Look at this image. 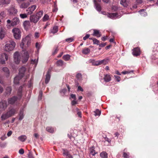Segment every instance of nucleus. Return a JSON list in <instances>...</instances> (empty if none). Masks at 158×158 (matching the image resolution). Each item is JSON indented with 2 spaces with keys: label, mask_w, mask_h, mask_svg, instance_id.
<instances>
[{
  "label": "nucleus",
  "mask_w": 158,
  "mask_h": 158,
  "mask_svg": "<svg viewBox=\"0 0 158 158\" xmlns=\"http://www.w3.org/2000/svg\"><path fill=\"white\" fill-rule=\"evenodd\" d=\"M34 137L37 139L39 137V135H38V134L36 133H35L34 134Z\"/></svg>",
  "instance_id": "680f3d73"
},
{
  "label": "nucleus",
  "mask_w": 158,
  "mask_h": 158,
  "mask_svg": "<svg viewBox=\"0 0 158 158\" xmlns=\"http://www.w3.org/2000/svg\"><path fill=\"white\" fill-rule=\"evenodd\" d=\"M38 0H29V1L32 3H34L36 2Z\"/></svg>",
  "instance_id": "e2e57ef3"
},
{
  "label": "nucleus",
  "mask_w": 158,
  "mask_h": 158,
  "mask_svg": "<svg viewBox=\"0 0 158 158\" xmlns=\"http://www.w3.org/2000/svg\"><path fill=\"white\" fill-rule=\"evenodd\" d=\"M139 12L142 16H145L147 15V13L145 11V10L144 9H142L139 10Z\"/></svg>",
  "instance_id": "f704fd0d"
},
{
  "label": "nucleus",
  "mask_w": 158,
  "mask_h": 158,
  "mask_svg": "<svg viewBox=\"0 0 158 158\" xmlns=\"http://www.w3.org/2000/svg\"><path fill=\"white\" fill-rule=\"evenodd\" d=\"M136 2L138 4H141L143 2V0H136Z\"/></svg>",
  "instance_id": "338daca9"
},
{
  "label": "nucleus",
  "mask_w": 158,
  "mask_h": 158,
  "mask_svg": "<svg viewBox=\"0 0 158 158\" xmlns=\"http://www.w3.org/2000/svg\"><path fill=\"white\" fill-rule=\"evenodd\" d=\"M19 153L20 154H23L24 153V151L23 149H21L19 151Z\"/></svg>",
  "instance_id": "603ef678"
},
{
  "label": "nucleus",
  "mask_w": 158,
  "mask_h": 158,
  "mask_svg": "<svg viewBox=\"0 0 158 158\" xmlns=\"http://www.w3.org/2000/svg\"><path fill=\"white\" fill-rule=\"evenodd\" d=\"M8 12L10 14H16L18 12V10L15 7H11L8 9Z\"/></svg>",
  "instance_id": "f3484780"
},
{
  "label": "nucleus",
  "mask_w": 158,
  "mask_h": 158,
  "mask_svg": "<svg viewBox=\"0 0 158 158\" xmlns=\"http://www.w3.org/2000/svg\"><path fill=\"white\" fill-rule=\"evenodd\" d=\"M133 72V71H124L122 72V73L123 74H126L128 73H131Z\"/></svg>",
  "instance_id": "8fccbe9b"
},
{
  "label": "nucleus",
  "mask_w": 158,
  "mask_h": 158,
  "mask_svg": "<svg viewBox=\"0 0 158 158\" xmlns=\"http://www.w3.org/2000/svg\"><path fill=\"white\" fill-rule=\"evenodd\" d=\"M70 56L69 54L64 55L63 56V59L65 61H68L70 59Z\"/></svg>",
  "instance_id": "e433bc0d"
},
{
  "label": "nucleus",
  "mask_w": 158,
  "mask_h": 158,
  "mask_svg": "<svg viewBox=\"0 0 158 158\" xmlns=\"http://www.w3.org/2000/svg\"><path fill=\"white\" fill-rule=\"evenodd\" d=\"M33 52L32 50L22 52L21 53L18 51L15 52L13 54L14 62L17 64H19L21 61L23 63H25L28 60L29 55L31 54Z\"/></svg>",
  "instance_id": "f257e3e1"
},
{
  "label": "nucleus",
  "mask_w": 158,
  "mask_h": 158,
  "mask_svg": "<svg viewBox=\"0 0 158 158\" xmlns=\"http://www.w3.org/2000/svg\"><path fill=\"white\" fill-rule=\"evenodd\" d=\"M93 35L94 36H96L98 37H100L101 36L99 31L95 29L94 30V33Z\"/></svg>",
  "instance_id": "bb28decb"
},
{
  "label": "nucleus",
  "mask_w": 158,
  "mask_h": 158,
  "mask_svg": "<svg viewBox=\"0 0 158 158\" xmlns=\"http://www.w3.org/2000/svg\"><path fill=\"white\" fill-rule=\"evenodd\" d=\"M100 156L102 158H107L108 156L106 152L104 151H103L101 153Z\"/></svg>",
  "instance_id": "72a5a7b5"
},
{
  "label": "nucleus",
  "mask_w": 158,
  "mask_h": 158,
  "mask_svg": "<svg viewBox=\"0 0 158 158\" xmlns=\"http://www.w3.org/2000/svg\"><path fill=\"white\" fill-rule=\"evenodd\" d=\"M94 2L96 9L98 11H100L101 10V8L100 4L97 3V1L96 0H94Z\"/></svg>",
  "instance_id": "cd10ccee"
},
{
  "label": "nucleus",
  "mask_w": 158,
  "mask_h": 158,
  "mask_svg": "<svg viewBox=\"0 0 158 158\" xmlns=\"http://www.w3.org/2000/svg\"><path fill=\"white\" fill-rule=\"evenodd\" d=\"M23 25L24 29L26 30H27L29 29L31 25L29 21H25L23 22Z\"/></svg>",
  "instance_id": "6ab92c4d"
},
{
  "label": "nucleus",
  "mask_w": 158,
  "mask_h": 158,
  "mask_svg": "<svg viewBox=\"0 0 158 158\" xmlns=\"http://www.w3.org/2000/svg\"><path fill=\"white\" fill-rule=\"evenodd\" d=\"M6 33V29L3 27H0V39H2L5 36Z\"/></svg>",
  "instance_id": "9d476101"
},
{
  "label": "nucleus",
  "mask_w": 158,
  "mask_h": 158,
  "mask_svg": "<svg viewBox=\"0 0 158 158\" xmlns=\"http://www.w3.org/2000/svg\"><path fill=\"white\" fill-rule=\"evenodd\" d=\"M129 154H128L127 153L124 152L123 154V156L125 158H127L128 157Z\"/></svg>",
  "instance_id": "4d7b16f0"
},
{
  "label": "nucleus",
  "mask_w": 158,
  "mask_h": 158,
  "mask_svg": "<svg viewBox=\"0 0 158 158\" xmlns=\"http://www.w3.org/2000/svg\"><path fill=\"white\" fill-rule=\"evenodd\" d=\"M22 87L21 86L19 87L18 89L17 94L18 97L14 96L11 98H9L8 99V104H10L13 105L15 103L18 99H20L22 96Z\"/></svg>",
  "instance_id": "f03ea898"
},
{
  "label": "nucleus",
  "mask_w": 158,
  "mask_h": 158,
  "mask_svg": "<svg viewBox=\"0 0 158 158\" xmlns=\"http://www.w3.org/2000/svg\"><path fill=\"white\" fill-rule=\"evenodd\" d=\"M90 36V35L89 34L86 35L85 36H84L83 38V40H86L87 39H88Z\"/></svg>",
  "instance_id": "864d4df0"
},
{
  "label": "nucleus",
  "mask_w": 158,
  "mask_h": 158,
  "mask_svg": "<svg viewBox=\"0 0 158 158\" xmlns=\"http://www.w3.org/2000/svg\"><path fill=\"white\" fill-rule=\"evenodd\" d=\"M73 40V39L72 38H70L66 39V41L69 43L72 42Z\"/></svg>",
  "instance_id": "de8ad7c7"
},
{
  "label": "nucleus",
  "mask_w": 158,
  "mask_h": 158,
  "mask_svg": "<svg viewBox=\"0 0 158 158\" xmlns=\"http://www.w3.org/2000/svg\"><path fill=\"white\" fill-rule=\"evenodd\" d=\"M6 22L7 23L6 26L7 28H9L11 26H14L18 25L20 22V20L18 18L15 17L11 21L8 19Z\"/></svg>",
  "instance_id": "20e7f679"
},
{
  "label": "nucleus",
  "mask_w": 158,
  "mask_h": 158,
  "mask_svg": "<svg viewBox=\"0 0 158 158\" xmlns=\"http://www.w3.org/2000/svg\"><path fill=\"white\" fill-rule=\"evenodd\" d=\"M12 32L15 39L19 40L21 38L22 33L21 30L18 28H14L12 30Z\"/></svg>",
  "instance_id": "423d86ee"
},
{
  "label": "nucleus",
  "mask_w": 158,
  "mask_h": 158,
  "mask_svg": "<svg viewBox=\"0 0 158 158\" xmlns=\"http://www.w3.org/2000/svg\"><path fill=\"white\" fill-rule=\"evenodd\" d=\"M38 57L37 56V59H32L31 61V63L35 64V65L36 66L38 62Z\"/></svg>",
  "instance_id": "58836bf2"
},
{
  "label": "nucleus",
  "mask_w": 158,
  "mask_h": 158,
  "mask_svg": "<svg viewBox=\"0 0 158 158\" xmlns=\"http://www.w3.org/2000/svg\"><path fill=\"white\" fill-rule=\"evenodd\" d=\"M21 78H20V76L19 75L16 76L14 78V82L15 84H17L19 83V80Z\"/></svg>",
  "instance_id": "2f4dec72"
},
{
  "label": "nucleus",
  "mask_w": 158,
  "mask_h": 158,
  "mask_svg": "<svg viewBox=\"0 0 158 158\" xmlns=\"http://www.w3.org/2000/svg\"><path fill=\"white\" fill-rule=\"evenodd\" d=\"M140 53V50L139 48L137 47L135 48L133 50L132 54L134 56H138L139 55Z\"/></svg>",
  "instance_id": "4468645a"
},
{
  "label": "nucleus",
  "mask_w": 158,
  "mask_h": 158,
  "mask_svg": "<svg viewBox=\"0 0 158 158\" xmlns=\"http://www.w3.org/2000/svg\"><path fill=\"white\" fill-rule=\"evenodd\" d=\"M104 81L106 82H108L110 81L111 80V77L110 75L109 74H106L104 75Z\"/></svg>",
  "instance_id": "b1692460"
},
{
  "label": "nucleus",
  "mask_w": 158,
  "mask_h": 158,
  "mask_svg": "<svg viewBox=\"0 0 158 158\" xmlns=\"http://www.w3.org/2000/svg\"><path fill=\"white\" fill-rule=\"evenodd\" d=\"M8 59V55L6 53H3L0 55V63L2 64H6L5 60H7Z\"/></svg>",
  "instance_id": "1a4fd4ad"
},
{
  "label": "nucleus",
  "mask_w": 158,
  "mask_h": 158,
  "mask_svg": "<svg viewBox=\"0 0 158 158\" xmlns=\"http://www.w3.org/2000/svg\"><path fill=\"white\" fill-rule=\"evenodd\" d=\"M63 154L64 156H68L69 154V153L68 152L65 150L63 149Z\"/></svg>",
  "instance_id": "a18cd8bd"
},
{
  "label": "nucleus",
  "mask_w": 158,
  "mask_h": 158,
  "mask_svg": "<svg viewBox=\"0 0 158 158\" xmlns=\"http://www.w3.org/2000/svg\"><path fill=\"white\" fill-rule=\"evenodd\" d=\"M107 16L111 19H116L120 18L121 15L116 13H108L107 14Z\"/></svg>",
  "instance_id": "9b49d317"
},
{
  "label": "nucleus",
  "mask_w": 158,
  "mask_h": 158,
  "mask_svg": "<svg viewBox=\"0 0 158 158\" xmlns=\"http://www.w3.org/2000/svg\"><path fill=\"white\" fill-rule=\"evenodd\" d=\"M77 103V102L75 100L71 102V104L72 105H74Z\"/></svg>",
  "instance_id": "052dcab7"
},
{
  "label": "nucleus",
  "mask_w": 158,
  "mask_h": 158,
  "mask_svg": "<svg viewBox=\"0 0 158 158\" xmlns=\"http://www.w3.org/2000/svg\"><path fill=\"white\" fill-rule=\"evenodd\" d=\"M94 115L95 116H99L101 114V111L98 109H96L94 111Z\"/></svg>",
  "instance_id": "ea45409f"
},
{
  "label": "nucleus",
  "mask_w": 158,
  "mask_h": 158,
  "mask_svg": "<svg viewBox=\"0 0 158 158\" xmlns=\"http://www.w3.org/2000/svg\"><path fill=\"white\" fill-rule=\"evenodd\" d=\"M90 153L93 156H94L95 154H97V152L95 151L94 148L93 147H91L90 148Z\"/></svg>",
  "instance_id": "473e14b6"
},
{
  "label": "nucleus",
  "mask_w": 158,
  "mask_h": 158,
  "mask_svg": "<svg viewBox=\"0 0 158 158\" xmlns=\"http://www.w3.org/2000/svg\"><path fill=\"white\" fill-rule=\"evenodd\" d=\"M12 89L10 87H8L6 89L5 94L6 95H10L11 93Z\"/></svg>",
  "instance_id": "7c9ffc66"
},
{
  "label": "nucleus",
  "mask_w": 158,
  "mask_h": 158,
  "mask_svg": "<svg viewBox=\"0 0 158 158\" xmlns=\"http://www.w3.org/2000/svg\"><path fill=\"white\" fill-rule=\"evenodd\" d=\"M50 70H48L46 74V79L45 81V83L46 84H47L49 81L50 78Z\"/></svg>",
  "instance_id": "aec40b11"
},
{
  "label": "nucleus",
  "mask_w": 158,
  "mask_h": 158,
  "mask_svg": "<svg viewBox=\"0 0 158 158\" xmlns=\"http://www.w3.org/2000/svg\"><path fill=\"white\" fill-rule=\"evenodd\" d=\"M28 157L29 158H34L32 153L30 152L28 154Z\"/></svg>",
  "instance_id": "3c124183"
},
{
  "label": "nucleus",
  "mask_w": 158,
  "mask_h": 158,
  "mask_svg": "<svg viewBox=\"0 0 158 158\" xmlns=\"http://www.w3.org/2000/svg\"><path fill=\"white\" fill-rule=\"evenodd\" d=\"M43 11H40L38 12L36 15V16L39 18V19H40L42 17L43 15Z\"/></svg>",
  "instance_id": "4c0bfd02"
},
{
  "label": "nucleus",
  "mask_w": 158,
  "mask_h": 158,
  "mask_svg": "<svg viewBox=\"0 0 158 158\" xmlns=\"http://www.w3.org/2000/svg\"><path fill=\"white\" fill-rule=\"evenodd\" d=\"M19 119L21 120L23 119L24 117V114H23V110L21 109L20 110L19 113Z\"/></svg>",
  "instance_id": "393cba45"
},
{
  "label": "nucleus",
  "mask_w": 158,
  "mask_h": 158,
  "mask_svg": "<svg viewBox=\"0 0 158 158\" xmlns=\"http://www.w3.org/2000/svg\"><path fill=\"white\" fill-rule=\"evenodd\" d=\"M10 118L6 112L3 113L2 115L1 118L2 121H4Z\"/></svg>",
  "instance_id": "a211bd4d"
},
{
  "label": "nucleus",
  "mask_w": 158,
  "mask_h": 158,
  "mask_svg": "<svg viewBox=\"0 0 158 158\" xmlns=\"http://www.w3.org/2000/svg\"><path fill=\"white\" fill-rule=\"evenodd\" d=\"M27 73L26 68L25 67H22L19 69L18 75L20 76V78H22L23 77H25V78H27L29 76V74H27Z\"/></svg>",
  "instance_id": "0eeeda50"
},
{
  "label": "nucleus",
  "mask_w": 158,
  "mask_h": 158,
  "mask_svg": "<svg viewBox=\"0 0 158 158\" xmlns=\"http://www.w3.org/2000/svg\"><path fill=\"white\" fill-rule=\"evenodd\" d=\"M2 71L4 72L6 74V76L8 77L9 76L10 72L8 68L6 67H4L2 69Z\"/></svg>",
  "instance_id": "a878e982"
},
{
  "label": "nucleus",
  "mask_w": 158,
  "mask_h": 158,
  "mask_svg": "<svg viewBox=\"0 0 158 158\" xmlns=\"http://www.w3.org/2000/svg\"><path fill=\"white\" fill-rule=\"evenodd\" d=\"M49 16L47 14L45 15L43 18V21H46L49 19Z\"/></svg>",
  "instance_id": "37998d69"
},
{
  "label": "nucleus",
  "mask_w": 158,
  "mask_h": 158,
  "mask_svg": "<svg viewBox=\"0 0 158 158\" xmlns=\"http://www.w3.org/2000/svg\"><path fill=\"white\" fill-rule=\"evenodd\" d=\"M58 48L56 47L54 51L53 52L52 54L54 55L58 51Z\"/></svg>",
  "instance_id": "5fc2aeb1"
},
{
  "label": "nucleus",
  "mask_w": 158,
  "mask_h": 158,
  "mask_svg": "<svg viewBox=\"0 0 158 158\" xmlns=\"http://www.w3.org/2000/svg\"><path fill=\"white\" fill-rule=\"evenodd\" d=\"M6 16V14L4 11H2L0 13V18L2 19Z\"/></svg>",
  "instance_id": "79ce46f5"
},
{
  "label": "nucleus",
  "mask_w": 158,
  "mask_h": 158,
  "mask_svg": "<svg viewBox=\"0 0 158 158\" xmlns=\"http://www.w3.org/2000/svg\"><path fill=\"white\" fill-rule=\"evenodd\" d=\"M105 141H107L109 143H110L111 142V140L107 138V137L105 138Z\"/></svg>",
  "instance_id": "69168bd1"
},
{
  "label": "nucleus",
  "mask_w": 158,
  "mask_h": 158,
  "mask_svg": "<svg viewBox=\"0 0 158 158\" xmlns=\"http://www.w3.org/2000/svg\"><path fill=\"white\" fill-rule=\"evenodd\" d=\"M46 130L48 132L50 133H53L54 131V129L51 127H47Z\"/></svg>",
  "instance_id": "a19ab883"
},
{
  "label": "nucleus",
  "mask_w": 158,
  "mask_h": 158,
  "mask_svg": "<svg viewBox=\"0 0 158 158\" xmlns=\"http://www.w3.org/2000/svg\"><path fill=\"white\" fill-rule=\"evenodd\" d=\"M30 20L31 22L36 23L39 19L36 15H31L30 16Z\"/></svg>",
  "instance_id": "dca6fc26"
},
{
  "label": "nucleus",
  "mask_w": 158,
  "mask_h": 158,
  "mask_svg": "<svg viewBox=\"0 0 158 158\" xmlns=\"http://www.w3.org/2000/svg\"><path fill=\"white\" fill-rule=\"evenodd\" d=\"M93 41L94 42V44H96L98 45L99 44V41L97 39H96L95 38H94V39H93Z\"/></svg>",
  "instance_id": "49530a36"
},
{
  "label": "nucleus",
  "mask_w": 158,
  "mask_h": 158,
  "mask_svg": "<svg viewBox=\"0 0 158 158\" xmlns=\"http://www.w3.org/2000/svg\"><path fill=\"white\" fill-rule=\"evenodd\" d=\"M77 90L82 92L83 91V89L81 86H79L78 87Z\"/></svg>",
  "instance_id": "13d9d810"
},
{
  "label": "nucleus",
  "mask_w": 158,
  "mask_h": 158,
  "mask_svg": "<svg viewBox=\"0 0 158 158\" xmlns=\"http://www.w3.org/2000/svg\"><path fill=\"white\" fill-rule=\"evenodd\" d=\"M108 61L109 60L108 59H104L103 60L97 61H95L93 60L91 61L93 65L95 66H98L102 64L106 65L107 64Z\"/></svg>",
  "instance_id": "6e6552de"
},
{
  "label": "nucleus",
  "mask_w": 158,
  "mask_h": 158,
  "mask_svg": "<svg viewBox=\"0 0 158 158\" xmlns=\"http://www.w3.org/2000/svg\"><path fill=\"white\" fill-rule=\"evenodd\" d=\"M11 0H1L0 5L2 6H6L10 4Z\"/></svg>",
  "instance_id": "2eb2a0df"
},
{
  "label": "nucleus",
  "mask_w": 158,
  "mask_h": 158,
  "mask_svg": "<svg viewBox=\"0 0 158 158\" xmlns=\"http://www.w3.org/2000/svg\"><path fill=\"white\" fill-rule=\"evenodd\" d=\"M20 17L22 19H24L27 17L26 14H21L19 15Z\"/></svg>",
  "instance_id": "c03bdc74"
},
{
  "label": "nucleus",
  "mask_w": 158,
  "mask_h": 158,
  "mask_svg": "<svg viewBox=\"0 0 158 158\" xmlns=\"http://www.w3.org/2000/svg\"><path fill=\"white\" fill-rule=\"evenodd\" d=\"M114 77L115 78V80L118 82H119L120 81V77L116 76L114 75Z\"/></svg>",
  "instance_id": "09e8293b"
},
{
  "label": "nucleus",
  "mask_w": 158,
  "mask_h": 158,
  "mask_svg": "<svg viewBox=\"0 0 158 158\" xmlns=\"http://www.w3.org/2000/svg\"><path fill=\"white\" fill-rule=\"evenodd\" d=\"M90 50L88 48H85L82 50V53L85 55L88 54L90 52Z\"/></svg>",
  "instance_id": "5701e85b"
},
{
  "label": "nucleus",
  "mask_w": 158,
  "mask_h": 158,
  "mask_svg": "<svg viewBox=\"0 0 158 158\" xmlns=\"http://www.w3.org/2000/svg\"><path fill=\"white\" fill-rule=\"evenodd\" d=\"M18 139L22 142H24L27 139V136L24 135H22L18 138Z\"/></svg>",
  "instance_id": "c756f323"
},
{
  "label": "nucleus",
  "mask_w": 158,
  "mask_h": 158,
  "mask_svg": "<svg viewBox=\"0 0 158 158\" xmlns=\"http://www.w3.org/2000/svg\"><path fill=\"white\" fill-rule=\"evenodd\" d=\"M32 35L31 34H29L27 35L25 38L23 39L22 40V42L20 44V46L23 49L25 44L27 42V46L30 44L31 41V37Z\"/></svg>",
  "instance_id": "39448f33"
},
{
  "label": "nucleus",
  "mask_w": 158,
  "mask_h": 158,
  "mask_svg": "<svg viewBox=\"0 0 158 158\" xmlns=\"http://www.w3.org/2000/svg\"><path fill=\"white\" fill-rule=\"evenodd\" d=\"M129 0H121L120 4L124 7H127L128 5Z\"/></svg>",
  "instance_id": "c85d7f7f"
},
{
  "label": "nucleus",
  "mask_w": 158,
  "mask_h": 158,
  "mask_svg": "<svg viewBox=\"0 0 158 158\" xmlns=\"http://www.w3.org/2000/svg\"><path fill=\"white\" fill-rule=\"evenodd\" d=\"M42 95V91H40L39 92V99H41V97Z\"/></svg>",
  "instance_id": "6e6d98bb"
},
{
  "label": "nucleus",
  "mask_w": 158,
  "mask_h": 158,
  "mask_svg": "<svg viewBox=\"0 0 158 158\" xmlns=\"http://www.w3.org/2000/svg\"><path fill=\"white\" fill-rule=\"evenodd\" d=\"M16 46L15 43L12 41H10L4 46V49L5 51L10 52L13 51Z\"/></svg>",
  "instance_id": "7ed1b4c3"
},
{
  "label": "nucleus",
  "mask_w": 158,
  "mask_h": 158,
  "mask_svg": "<svg viewBox=\"0 0 158 158\" xmlns=\"http://www.w3.org/2000/svg\"><path fill=\"white\" fill-rule=\"evenodd\" d=\"M29 5L28 2H23L20 5L19 7L21 8H26L28 7Z\"/></svg>",
  "instance_id": "4be33fe9"
},
{
  "label": "nucleus",
  "mask_w": 158,
  "mask_h": 158,
  "mask_svg": "<svg viewBox=\"0 0 158 158\" xmlns=\"http://www.w3.org/2000/svg\"><path fill=\"white\" fill-rule=\"evenodd\" d=\"M64 64L63 61L61 60H58L56 63V64L57 66H62Z\"/></svg>",
  "instance_id": "c9c22d12"
},
{
  "label": "nucleus",
  "mask_w": 158,
  "mask_h": 158,
  "mask_svg": "<svg viewBox=\"0 0 158 158\" xmlns=\"http://www.w3.org/2000/svg\"><path fill=\"white\" fill-rule=\"evenodd\" d=\"M81 75L80 73H78L76 75L78 79H80L81 77Z\"/></svg>",
  "instance_id": "0e129e2a"
},
{
  "label": "nucleus",
  "mask_w": 158,
  "mask_h": 158,
  "mask_svg": "<svg viewBox=\"0 0 158 158\" xmlns=\"http://www.w3.org/2000/svg\"><path fill=\"white\" fill-rule=\"evenodd\" d=\"M12 134V131H9L7 133V135L9 137Z\"/></svg>",
  "instance_id": "774afa93"
},
{
  "label": "nucleus",
  "mask_w": 158,
  "mask_h": 158,
  "mask_svg": "<svg viewBox=\"0 0 158 158\" xmlns=\"http://www.w3.org/2000/svg\"><path fill=\"white\" fill-rule=\"evenodd\" d=\"M36 6L35 5H33L28 8L26 10L27 11V12L28 14L29 15L33 13V11L36 9Z\"/></svg>",
  "instance_id": "ddd939ff"
},
{
  "label": "nucleus",
  "mask_w": 158,
  "mask_h": 158,
  "mask_svg": "<svg viewBox=\"0 0 158 158\" xmlns=\"http://www.w3.org/2000/svg\"><path fill=\"white\" fill-rule=\"evenodd\" d=\"M66 92V89L64 88V89H62L61 91H60V92L61 93H63L64 94L65 92Z\"/></svg>",
  "instance_id": "bf43d9fd"
},
{
  "label": "nucleus",
  "mask_w": 158,
  "mask_h": 158,
  "mask_svg": "<svg viewBox=\"0 0 158 158\" xmlns=\"http://www.w3.org/2000/svg\"><path fill=\"white\" fill-rule=\"evenodd\" d=\"M58 31V27L57 26H55L50 30V33L54 34Z\"/></svg>",
  "instance_id": "412c9836"
},
{
  "label": "nucleus",
  "mask_w": 158,
  "mask_h": 158,
  "mask_svg": "<svg viewBox=\"0 0 158 158\" xmlns=\"http://www.w3.org/2000/svg\"><path fill=\"white\" fill-rule=\"evenodd\" d=\"M17 111L15 108H12L9 109V110L6 112L10 117L13 116L15 114Z\"/></svg>",
  "instance_id": "f8f14e48"
}]
</instances>
